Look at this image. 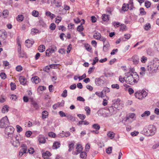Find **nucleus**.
Instances as JSON below:
<instances>
[{
  "instance_id": "obj_1",
  "label": "nucleus",
  "mask_w": 159,
  "mask_h": 159,
  "mask_svg": "<svg viewBox=\"0 0 159 159\" xmlns=\"http://www.w3.org/2000/svg\"><path fill=\"white\" fill-rule=\"evenodd\" d=\"M158 70H159V61L157 59L155 58L149 62L147 66L146 71H148V75H152Z\"/></svg>"
},
{
  "instance_id": "obj_2",
  "label": "nucleus",
  "mask_w": 159,
  "mask_h": 159,
  "mask_svg": "<svg viewBox=\"0 0 159 159\" xmlns=\"http://www.w3.org/2000/svg\"><path fill=\"white\" fill-rule=\"evenodd\" d=\"M125 82L130 85H134L138 83L139 80V76L136 73L133 74L130 72L125 73Z\"/></svg>"
},
{
  "instance_id": "obj_3",
  "label": "nucleus",
  "mask_w": 159,
  "mask_h": 159,
  "mask_svg": "<svg viewBox=\"0 0 159 159\" xmlns=\"http://www.w3.org/2000/svg\"><path fill=\"white\" fill-rule=\"evenodd\" d=\"M156 128L153 125H150L148 127L144 128L143 131L144 133L148 136H151L153 135L155 133Z\"/></svg>"
},
{
  "instance_id": "obj_4",
  "label": "nucleus",
  "mask_w": 159,
  "mask_h": 159,
  "mask_svg": "<svg viewBox=\"0 0 159 159\" xmlns=\"http://www.w3.org/2000/svg\"><path fill=\"white\" fill-rule=\"evenodd\" d=\"M148 95V93L144 90L138 91L134 93L135 97L139 100L144 99Z\"/></svg>"
},
{
  "instance_id": "obj_5",
  "label": "nucleus",
  "mask_w": 159,
  "mask_h": 159,
  "mask_svg": "<svg viewBox=\"0 0 159 159\" xmlns=\"http://www.w3.org/2000/svg\"><path fill=\"white\" fill-rule=\"evenodd\" d=\"M14 128L12 126H10L5 129V133L6 137L7 138H11L14 136Z\"/></svg>"
},
{
  "instance_id": "obj_6",
  "label": "nucleus",
  "mask_w": 159,
  "mask_h": 159,
  "mask_svg": "<svg viewBox=\"0 0 159 159\" xmlns=\"http://www.w3.org/2000/svg\"><path fill=\"white\" fill-rule=\"evenodd\" d=\"M8 118L7 116L2 118L0 120V128H5L9 125Z\"/></svg>"
},
{
  "instance_id": "obj_7",
  "label": "nucleus",
  "mask_w": 159,
  "mask_h": 159,
  "mask_svg": "<svg viewBox=\"0 0 159 159\" xmlns=\"http://www.w3.org/2000/svg\"><path fill=\"white\" fill-rule=\"evenodd\" d=\"M9 139H11L10 142L14 146L16 147L19 145V139H17V137L15 136H14L13 137Z\"/></svg>"
},
{
  "instance_id": "obj_8",
  "label": "nucleus",
  "mask_w": 159,
  "mask_h": 159,
  "mask_svg": "<svg viewBox=\"0 0 159 159\" xmlns=\"http://www.w3.org/2000/svg\"><path fill=\"white\" fill-rule=\"evenodd\" d=\"M120 99H117L116 100L113 101V104L112 105L115 109L119 110L120 108H121V106L120 103Z\"/></svg>"
},
{
  "instance_id": "obj_9",
  "label": "nucleus",
  "mask_w": 159,
  "mask_h": 159,
  "mask_svg": "<svg viewBox=\"0 0 159 159\" xmlns=\"http://www.w3.org/2000/svg\"><path fill=\"white\" fill-rule=\"evenodd\" d=\"M21 147L22 148L20 149L19 153V156L20 157H21L24 153L26 152L27 149V146L25 144H22Z\"/></svg>"
},
{
  "instance_id": "obj_10",
  "label": "nucleus",
  "mask_w": 159,
  "mask_h": 159,
  "mask_svg": "<svg viewBox=\"0 0 159 159\" xmlns=\"http://www.w3.org/2000/svg\"><path fill=\"white\" fill-rule=\"evenodd\" d=\"M96 85L98 86H102L104 84V81L100 78H96L95 79Z\"/></svg>"
},
{
  "instance_id": "obj_11",
  "label": "nucleus",
  "mask_w": 159,
  "mask_h": 159,
  "mask_svg": "<svg viewBox=\"0 0 159 159\" xmlns=\"http://www.w3.org/2000/svg\"><path fill=\"white\" fill-rule=\"evenodd\" d=\"M110 48V45L107 41L104 42L103 43V51L104 52H107Z\"/></svg>"
},
{
  "instance_id": "obj_12",
  "label": "nucleus",
  "mask_w": 159,
  "mask_h": 159,
  "mask_svg": "<svg viewBox=\"0 0 159 159\" xmlns=\"http://www.w3.org/2000/svg\"><path fill=\"white\" fill-rule=\"evenodd\" d=\"M105 109L109 111L110 115H111L112 114H116L117 111L116 109H115L113 105L111 107H109L108 108H107Z\"/></svg>"
},
{
  "instance_id": "obj_13",
  "label": "nucleus",
  "mask_w": 159,
  "mask_h": 159,
  "mask_svg": "<svg viewBox=\"0 0 159 159\" xmlns=\"http://www.w3.org/2000/svg\"><path fill=\"white\" fill-rule=\"evenodd\" d=\"M131 60L133 62L134 65H137L138 64L139 61V58L137 55H134L131 58Z\"/></svg>"
},
{
  "instance_id": "obj_14",
  "label": "nucleus",
  "mask_w": 159,
  "mask_h": 159,
  "mask_svg": "<svg viewBox=\"0 0 159 159\" xmlns=\"http://www.w3.org/2000/svg\"><path fill=\"white\" fill-rule=\"evenodd\" d=\"M64 105V102L63 101L61 102H57L52 106V108L56 110L58 107L63 106Z\"/></svg>"
},
{
  "instance_id": "obj_15",
  "label": "nucleus",
  "mask_w": 159,
  "mask_h": 159,
  "mask_svg": "<svg viewBox=\"0 0 159 159\" xmlns=\"http://www.w3.org/2000/svg\"><path fill=\"white\" fill-rule=\"evenodd\" d=\"M34 41L27 39L25 41V45L28 48L30 47L34 43Z\"/></svg>"
},
{
  "instance_id": "obj_16",
  "label": "nucleus",
  "mask_w": 159,
  "mask_h": 159,
  "mask_svg": "<svg viewBox=\"0 0 159 159\" xmlns=\"http://www.w3.org/2000/svg\"><path fill=\"white\" fill-rule=\"evenodd\" d=\"M38 140L39 143H45L46 142L45 139L43 136L41 135L38 137Z\"/></svg>"
},
{
  "instance_id": "obj_17",
  "label": "nucleus",
  "mask_w": 159,
  "mask_h": 159,
  "mask_svg": "<svg viewBox=\"0 0 159 159\" xmlns=\"http://www.w3.org/2000/svg\"><path fill=\"white\" fill-rule=\"evenodd\" d=\"M76 149V152L75 153L76 155L78 154V153L82 152L83 150L82 146L80 144L77 145Z\"/></svg>"
},
{
  "instance_id": "obj_18",
  "label": "nucleus",
  "mask_w": 159,
  "mask_h": 159,
  "mask_svg": "<svg viewBox=\"0 0 159 159\" xmlns=\"http://www.w3.org/2000/svg\"><path fill=\"white\" fill-rule=\"evenodd\" d=\"M19 80L20 84L22 85H24L26 84V80L23 76H20L19 78Z\"/></svg>"
},
{
  "instance_id": "obj_19",
  "label": "nucleus",
  "mask_w": 159,
  "mask_h": 159,
  "mask_svg": "<svg viewBox=\"0 0 159 159\" xmlns=\"http://www.w3.org/2000/svg\"><path fill=\"white\" fill-rule=\"evenodd\" d=\"M42 156L44 159H48L51 156V153L49 151H46L43 153Z\"/></svg>"
},
{
  "instance_id": "obj_20",
  "label": "nucleus",
  "mask_w": 159,
  "mask_h": 159,
  "mask_svg": "<svg viewBox=\"0 0 159 159\" xmlns=\"http://www.w3.org/2000/svg\"><path fill=\"white\" fill-rule=\"evenodd\" d=\"M7 37V34L6 32L3 31L1 32L0 34V37L3 39H6Z\"/></svg>"
},
{
  "instance_id": "obj_21",
  "label": "nucleus",
  "mask_w": 159,
  "mask_h": 159,
  "mask_svg": "<svg viewBox=\"0 0 159 159\" xmlns=\"http://www.w3.org/2000/svg\"><path fill=\"white\" fill-rule=\"evenodd\" d=\"M107 136L111 139H113L115 137V133L112 131H108L107 133Z\"/></svg>"
},
{
  "instance_id": "obj_22",
  "label": "nucleus",
  "mask_w": 159,
  "mask_h": 159,
  "mask_svg": "<svg viewBox=\"0 0 159 159\" xmlns=\"http://www.w3.org/2000/svg\"><path fill=\"white\" fill-rule=\"evenodd\" d=\"M32 81L35 84H37L39 82V78L37 76H35L32 78Z\"/></svg>"
},
{
  "instance_id": "obj_23",
  "label": "nucleus",
  "mask_w": 159,
  "mask_h": 159,
  "mask_svg": "<svg viewBox=\"0 0 159 159\" xmlns=\"http://www.w3.org/2000/svg\"><path fill=\"white\" fill-rule=\"evenodd\" d=\"M8 108L9 107L7 105L4 106L2 109V112L3 113H7L8 111Z\"/></svg>"
},
{
  "instance_id": "obj_24",
  "label": "nucleus",
  "mask_w": 159,
  "mask_h": 159,
  "mask_svg": "<svg viewBox=\"0 0 159 159\" xmlns=\"http://www.w3.org/2000/svg\"><path fill=\"white\" fill-rule=\"evenodd\" d=\"M102 19L103 21L106 22L108 21L109 20L108 16L106 14H103L102 15Z\"/></svg>"
},
{
  "instance_id": "obj_25",
  "label": "nucleus",
  "mask_w": 159,
  "mask_h": 159,
  "mask_svg": "<svg viewBox=\"0 0 159 159\" xmlns=\"http://www.w3.org/2000/svg\"><path fill=\"white\" fill-rule=\"evenodd\" d=\"M129 8V6L128 4H124L122 7L121 10L122 11H125L128 10Z\"/></svg>"
},
{
  "instance_id": "obj_26",
  "label": "nucleus",
  "mask_w": 159,
  "mask_h": 159,
  "mask_svg": "<svg viewBox=\"0 0 159 159\" xmlns=\"http://www.w3.org/2000/svg\"><path fill=\"white\" fill-rule=\"evenodd\" d=\"M39 25L43 27H46L47 26L46 24L44 22L43 20L41 18H39Z\"/></svg>"
},
{
  "instance_id": "obj_27",
  "label": "nucleus",
  "mask_w": 159,
  "mask_h": 159,
  "mask_svg": "<svg viewBox=\"0 0 159 159\" xmlns=\"http://www.w3.org/2000/svg\"><path fill=\"white\" fill-rule=\"evenodd\" d=\"M150 112L149 111H145L142 114L141 116L143 117H147L149 116L150 115Z\"/></svg>"
},
{
  "instance_id": "obj_28",
  "label": "nucleus",
  "mask_w": 159,
  "mask_h": 159,
  "mask_svg": "<svg viewBox=\"0 0 159 159\" xmlns=\"http://www.w3.org/2000/svg\"><path fill=\"white\" fill-rule=\"evenodd\" d=\"M48 112L46 111H43L42 112V117L43 119L46 118L48 116Z\"/></svg>"
},
{
  "instance_id": "obj_29",
  "label": "nucleus",
  "mask_w": 159,
  "mask_h": 159,
  "mask_svg": "<svg viewBox=\"0 0 159 159\" xmlns=\"http://www.w3.org/2000/svg\"><path fill=\"white\" fill-rule=\"evenodd\" d=\"M38 50L40 52H43L45 50V47L43 45H40L38 48Z\"/></svg>"
},
{
  "instance_id": "obj_30",
  "label": "nucleus",
  "mask_w": 159,
  "mask_h": 159,
  "mask_svg": "<svg viewBox=\"0 0 159 159\" xmlns=\"http://www.w3.org/2000/svg\"><path fill=\"white\" fill-rule=\"evenodd\" d=\"M93 37L96 39L98 40L101 37V34L99 33H96L93 35Z\"/></svg>"
},
{
  "instance_id": "obj_31",
  "label": "nucleus",
  "mask_w": 159,
  "mask_h": 159,
  "mask_svg": "<svg viewBox=\"0 0 159 159\" xmlns=\"http://www.w3.org/2000/svg\"><path fill=\"white\" fill-rule=\"evenodd\" d=\"M47 16H49L52 19H53L55 17V15L54 14L51 13L49 11H47L46 13Z\"/></svg>"
},
{
  "instance_id": "obj_32",
  "label": "nucleus",
  "mask_w": 159,
  "mask_h": 159,
  "mask_svg": "<svg viewBox=\"0 0 159 159\" xmlns=\"http://www.w3.org/2000/svg\"><path fill=\"white\" fill-rule=\"evenodd\" d=\"M18 52L20 54L19 57H23L24 56V54L22 53L21 51V47H18Z\"/></svg>"
},
{
  "instance_id": "obj_33",
  "label": "nucleus",
  "mask_w": 159,
  "mask_h": 159,
  "mask_svg": "<svg viewBox=\"0 0 159 159\" xmlns=\"http://www.w3.org/2000/svg\"><path fill=\"white\" fill-rule=\"evenodd\" d=\"M147 54L148 55L152 56L154 55V53L152 52V50L150 48H148L147 51Z\"/></svg>"
},
{
  "instance_id": "obj_34",
  "label": "nucleus",
  "mask_w": 159,
  "mask_h": 159,
  "mask_svg": "<svg viewBox=\"0 0 159 159\" xmlns=\"http://www.w3.org/2000/svg\"><path fill=\"white\" fill-rule=\"evenodd\" d=\"M66 117L68 120L73 121H74L75 120V117L72 116L71 115H68L66 116Z\"/></svg>"
},
{
  "instance_id": "obj_35",
  "label": "nucleus",
  "mask_w": 159,
  "mask_h": 159,
  "mask_svg": "<svg viewBox=\"0 0 159 159\" xmlns=\"http://www.w3.org/2000/svg\"><path fill=\"white\" fill-rule=\"evenodd\" d=\"M135 114L134 113H131L130 114L128 117L126 118V120L129 119V118L131 119H134L135 117Z\"/></svg>"
},
{
  "instance_id": "obj_36",
  "label": "nucleus",
  "mask_w": 159,
  "mask_h": 159,
  "mask_svg": "<svg viewBox=\"0 0 159 159\" xmlns=\"http://www.w3.org/2000/svg\"><path fill=\"white\" fill-rule=\"evenodd\" d=\"M50 50L51 51L52 53H53L56 52L57 50V48L55 46H53L51 47V48H49Z\"/></svg>"
},
{
  "instance_id": "obj_37",
  "label": "nucleus",
  "mask_w": 159,
  "mask_h": 159,
  "mask_svg": "<svg viewBox=\"0 0 159 159\" xmlns=\"http://www.w3.org/2000/svg\"><path fill=\"white\" fill-rule=\"evenodd\" d=\"M9 12L7 10H4L3 11L2 13L3 16L4 18L6 17L8 15Z\"/></svg>"
},
{
  "instance_id": "obj_38",
  "label": "nucleus",
  "mask_w": 159,
  "mask_h": 159,
  "mask_svg": "<svg viewBox=\"0 0 159 159\" xmlns=\"http://www.w3.org/2000/svg\"><path fill=\"white\" fill-rule=\"evenodd\" d=\"M85 110L86 111V114L87 115H89L90 114L91 110L89 107H85Z\"/></svg>"
},
{
  "instance_id": "obj_39",
  "label": "nucleus",
  "mask_w": 159,
  "mask_h": 159,
  "mask_svg": "<svg viewBox=\"0 0 159 159\" xmlns=\"http://www.w3.org/2000/svg\"><path fill=\"white\" fill-rule=\"evenodd\" d=\"M119 81L122 83H123L125 81V76L123 77L122 76H120L119 79Z\"/></svg>"
},
{
  "instance_id": "obj_40",
  "label": "nucleus",
  "mask_w": 159,
  "mask_h": 159,
  "mask_svg": "<svg viewBox=\"0 0 159 159\" xmlns=\"http://www.w3.org/2000/svg\"><path fill=\"white\" fill-rule=\"evenodd\" d=\"M128 4H129V8H130V10H132L133 8V3L132 0H130Z\"/></svg>"
},
{
  "instance_id": "obj_41",
  "label": "nucleus",
  "mask_w": 159,
  "mask_h": 159,
  "mask_svg": "<svg viewBox=\"0 0 159 159\" xmlns=\"http://www.w3.org/2000/svg\"><path fill=\"white\" fill-rule=\"evenodd\" d=\"M147 60V57L144 56H142L140 59L141 62L143 63H145L146 62Z\"/></svg>"
},
{
  "instance_id": "obj_42",
  "label": "nucleus",
  "mask_w": 159,
  "mask_h": 159,
  "mask_svg": "<svg viewBox=\"0 0 159 159\" xmlns=\"http://www.w3.org/2000/svg\"><path fill=\"white\" fill-rule=\"evenodd\" d=\"M93 128L97 130H98L100 128V126L98 124H94L92 126Z\"/></svg>"
},
{
  "instance_id": "obj_43",
  "label": "nucleus",
  "mask_w": 159,
  "mask_h": 159,
  "mask_svg": "<svg viewBox=\"0 0 159 159\" xmlns=\"http://www.w3.org/2000/svg\"><path fill=\"white\" fill-rule=\"evenodd\" d=\"M151 5V3L148 1H146L145 2V6L147 8L150 7Z\"/></svg>"
},
{
  "instance_id": "obj_44",
  "label": "nucleus",
  "mask_w": 159,
  "mask_h": 159,
  "mask_svg": "<svg viewBox=\"0 0 159 159\" xmlns=\"http://www.w3.org/2000/svg\"><path fill=\"white\" fill-rule=\"evenodd\" d=\"M140 13L142 15H144L146 14V12L144 11V9L143 7H141L139 9Z\"/></svg>"
},
{
  "instance_id": "obj_45",
  "label": "nucleus",
  "mask_w": 159,
  "mask_h": 159,
  "mask_svg": "<svg viewBox=\"0 0 159 159\" xmlns=\"http://www.w3.org/2000/svg\"><path fill=\"white\" fill-rule=\"evenodd\" d=\"M10 84L11 90H14L16 89V86L15 83L11 82Z\"/></svg>"
},
{
  "instance_id": "obj_46",
  "label": "nucleus",
  "mask_w": 159,
  "mask_h": 159,
  "mask_svg": "<svg viewBox=\"0 0 159 159\" xmlns=\"http://www.w3.org/2000/svg\"><path fill=\"white\" fill-rule=\"evenodd\" d=\"M80 157L81 158H84L87 157V153L85 152H82L80 154Z\"/></svg>"
},
{
  "instance_id": "obj_47",
  "label": "nucleus",
  "mask_w": 159,
  "mask_h": 159,
  "mask_svg": "<svg viewBox=\"0 0 159 159\" xmlns=\"http://www.w3.org/2000/svg\"><path fill=\"white\" fill-rule=\"evenodd\" d=\"M18 21L21 22L23 20V17L22 15H18L16 18Z\"/></svg>"
},
{
  "instance_id": "obj_48",
  "label": "nucleus",
  "mask_w": 159,
  "mask_h": 159,
  "mask_svg": "<svg viewBox=\"0 0 159 159\" xmlns=\"http://www.w3.org/2000/svg\"><path fill=\"white\" fill-rule=\"evenodd\" d=\"M112 25L116 28L118 27L119 26H120V23L118 22H114L112 23Z\"/></svg>"
},
{
  "instance_id": "obj_49",
  "label": "nucleus",
  "mask_w": 159,
  "mask_h": 159,
  "mask_svg": "<svg viewBox=\"0 0 159 159\" xmlns=\"http://www.w3.org/2000/svg\"><path fill=\"white\" fill-rule=\"evenodd\" d=\"M54 3L55 4V6L56 7H60L61 6V3L60 2H59L56 1H54Z\"/></svg>"
},
{
  "instance_id": "obj_50",
  "label": "nucleus",
  "mask_w": 159,
  "mask_h": 159,
  "mask_svg": "<svg viewBox=\"0 0 159 159\" xmlns=\"http://www.w3.org/2000/svg\"><path fill=\"white\" fill-rule=\"evenodd\" d=\"M39 30L33 28L31 29V33L32 34H34L38 33Z\"/></svg>"
},
{
  "instance_id": "obj_51",
  "label": "nucleus",
  "mask_w": 159,
  "mask_h": 159,
  "mask_svg": "<svg viewBox=\"0 0 159 159\" xmlns=\"http://www.w3.org/2000/svg\"><path fill=\"white\" fill-rule=\"evenodd\" d=\"M67 92L66 89L64 90L61 94V96L63 97L66 98L67 96Z\"/></svg>"
},
{
  "instance_id": "obj_52",
  "label": "nucleus",
  "mask_w": 159,
  "mask_h": 159,
  "mask_svg": "<svg viewBox=\"0 0 159 159\" xmlns=\"http://www.w3.org/2000/svg\"><path fill=\"white\" fill-rule=\"evenodd\" d=\"M56 28V25L54 23H51L49 26L50 29L51 30H54Z\"/></svg>"
},
{
  "instance_id": "obj_53",
  "label": "nucleus",
  "mask_w": 159,
  "mask_h": 159,
  "mask_svg": "<svg viewBox=\"0 0 159 159\" xmlns=\"http://www.w3.org/2000/svg\"><path fill=\"white\" fill-rule=\"evenodd\" d=\"M82 24H81V25H79L77 27V30L78 31L80 32L84 30V28L83 26L82 25Z\"/></svg>"
},
{
  "instance_id": "obj_54",
  "label": "nucleus",
  "mask_w": 159,
  "mask_h": 159,
  "mask_svg": "<svg viewBox=\"0 0 159 159\" xmlns=\"http://www.w3.org/2000/svg\"><path fill=\"white\" fill-rule=\"evenodd\" d=\"M16 128L17 129V131L18 133L20 132L23 130V129L22 127L18 125L16 126Z\"/></svg>"
},
{
  "instance_id": "obj_55",
  "label": "nucleus",
  "mask_w": 159,
  "mask_h": 159,
  "mask_svg": "<svg viewBox=\"0 0 159 159\" xmlns=\"http://www.w3.org/2000/svg\"><path fill=\"white\" fill-rule=\"evenodd\" d=\"M151 27L150 24L149 23H147L144 27V29L146 30H149Z\"/></svg>"
},
{
  "instance_id": "obj_56",
  "label": "nucleus",
  "mask_w": 159,
  "mask_h": 159,
  "mask_svg": "<svg viewBox=\"0 0 159 159\" xmlns=\"http://www.w3.org/2000/svg\"><path fill=\"white\" fill-rule=\"evenodd\" d=\"M111 87L113 89H118L120 88V87L119 84H113L111 85Z\"/></svg>"
},
{
  "instance_id": "obj_57",
  "label": "nucleus",
  "mask_w": 159,
  "mask_h": 159,
  "mask_svg": "<svg viewBox=\"0 0 159 159\" xmlns=\"http://www.w3.org/2000/svg\"><path fill=\"white\" fill-rule=\"evenodd\" d=\"M32 132L30 130L27 131L25 133V135L27 137H29L32 134Z\"/></svg>"
},
{
  "instance_id": "obj_58",
  "label": "nucleus",
  "mask_w": 159,
  "mask_h": 159,
  "mask_svg": "<svg viewBox=\"0 0 159 159\" xmlns=\"http://www.w3.org/2000/svg\"><path fill=\"white\" fill-rule=\"evenodd\" d=\"M84 47H85V49L88 51H90L91 50V48L90 46L87 44H86L84 45Z\"/></svg>"
},
{
  "instance_id": "obj_59",
  "label": "nucleus",
  "mask_w": 159,
  "mask_h": 159,
  "mask_svg": "<svg viewBox=\"0 0 159 159\" xmlns=\"http://www.w3.org/2000/svg\"><path fill=\"white\" fill-rule=\"evenodd\" d=\"M60 143L58 142H55L53 144V146L56 148H57L60 147Z\"/></svg>"
},
{
  "instance_id": "obj_60",
  "label": "nucleus",
  "mask_w": 159,
  "mask_h": 159,
  "mask_svg": "<svg viewBox=\"0 0 159 159\" xmlns=\"http://www.w3.org/2000/svg\"><path fill=\"white\" fill-rule=\"evenodd\" d=\"M0 76L2 79H5L6 78L7 75L5 73L2 72L0 74Z\"/></svg>"
},
{
  "instance_id": "obj_61",
  "label": "nucleus",
  "mask_w": 159,
  "mask_h": 159,
  "mask_svg": "<svg viewBox=\"0 0 159 159\" xmlns=\"http://www.w3.org/2000/svg\"><path fill=\"white\" fill-rule=\"evenodd\" d=\"M77 116L82 120H84L86 117V116L83 114H78L77 115Z\"/></svg>"
},
{
  "instance_id": "obj_62",
  "label": "nucleus",
  "mask_w": 159,
  "mask_h": 159,
  "mask_svg": "<svg viewBox=\"0 0 159 159\" xmlns=\"http://www.w3.org/2000/svg\"><path fill=\"white\" fill-rule=\"evenodd\" d=\"M39 12L35 10L34 11L32 12V15L35 17H38L39 16Z\"/></svg>"
},
{
  "instance_id": "obj_63",
  "label": "nucleus",
  "mask_w": 159,
  "mask_h": 159,
  "mask_svg": "<svg viewBox=\"0 0 159 159\" xmlns=\"http://www.w3.org/2000/svg\"><path fill=\"white\" fill-rule=\"evenodd\" d=\"M58 114L60 115V116L61 117H66V116H67V115L65 114V113L62 111H59L58 112Z\"/></svg>"
},
{
  "instance_id": "obj_64",
  "label": "nucleus",
  "mask_w": 159,
  "mask_h": 159,
  "mask_svg": "<svg viewBox=\"0 0 159 159\" xmlns=\"http://www.w3.org/2000/svg\"><path fill=\"white\" fill-rule=\"evenodd\" d=\"M155 48L158 51H159V41H157L154 44Z\"/></svg>"
}]
</instances>
